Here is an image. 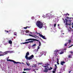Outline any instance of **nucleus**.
<instances>
[{
    "instance_id": "1",
    "label": "nucleus",
    "mask_w": 73,
    "mask_h": 73,
    "mask_svg": "<svg viewBox=\"0 0 73 73\" xmlns=\"http://www.w3.org/2000/svg\"><path fill=\"white\" fill-rule=\"evenodd\" d=\"M36 25L40 29L42 28V27H43V24L40 21H37L36 23Z\"/></svg>"
},
{
    "instance_id": "2",
    "label": "nucleus",
    "mask_w": 73,
    "mask_h": 73,
    "mask_svg": "<svg viewBox=\"0 0 73 73\" xmlns=\"http://www.w3.org/2000/svg\"><path fill=\"white\" fill-rule=\"evenodd\" d=\"M54 54H55V56H56V57H57L58 56V54L59 53V52H60V50H56L54 51Z\"/></svg>"
},
{
    "instance_id": "3",
    "label": "nucleus",
    "mask_w": 73,
    "mask_h": 73,
    "mask_svg": "<svg viewBox=\"0 0 73 73\" xmlns=\"http://www.w3.org/2000/svg\"><path fill=\"white\" fill-rule=\"evenodd\" d=\"M7 61H10V62H14V64H18L19 63V62H16L15 61H14L13 60H11L10 59H7Z\"/></svg>"
},
{
    "instance_id": "4",
    "label": "nucleus",
    "mask_w": 73,
    "mask_h": 73,
    "mask_svg": "<svg viewBox=\"0 0 73 73\" xmlns=\"http://www.w3.org/2000/svg\"><path fill=\"white\" fill-rule=\"evenodd\" d=\"M29 40H33V41H38V40L37 39H32V38H29L28 39H27L26 40V41H29Z\"/></svg>"
},
{
    "instance_id": "5",
    "label": "nucleus",
    "mask_w": 73,
    "mask_h": 73,
    "mask_svg": "<svg viewBox=\"0 0 73 73\" xmlns=\"http://www.w3.org/2000/svg\"><path fill=\"white\" fill-rule=\"evenodd\" d=\"M8 53H9V51H6L3 53V54H4V53H5L4 54H0V56H4V55L5 54H7Z\"/></svg>"
},
{
    "instance_id": "6",
    "label": "nucleus",
    "mask_w": 73,
    "mask_h": 73,
    "mask_svg": "<svg viewBox=\"0 0 73 73\" xmlns=\"http://www.w3.org/2000/svg\"><path fill=\"white\" fill-rule=\"evenodd\" d=\"M37 33V34H39V36H40V37H42V38H43V39H45V40H46V38L45 37V36L40 34V33Z\"/></svg>"
},
{
    "instance_id": "7",
    "label": "nucleus",
    "mask_w": 73,
    "mask_h": 73,
    "mask_svg": "<svg viewBox=\"0 0 73 73\" xmlns=\"http://www.w3.org/2000/svg\"><path fill=\"white\" fill-rule=\"evenodd\" d=\"M33 57H34V56H33V55H32L28 57V58H27V60H31V59H32Z\"/></svg>"
},
{
    "instance_id": "8",
    "label": "nucleus",
    "mask_w": 73,
    "mask_h": 73,
    "mask_svg": "<svg viewBox=\"0 0 73 73\" xmlns=\"http://www.w3.org/2000/svg\"><path fill=\"white\" fill-rule=\"evenodd\" d=\"M29 55V52H27L26 53V55L25 56V58L26 59H27V58H28V56Z\"/></svg>"
},
{
    "instance_id": "9",
    "label": "nucleus",
    "mask_w": 73,
    "mask_h": 73,
    "mask_svg": "<svg viewBox=\"0 0 73 73\" xmlns=\"http://www.w3.org/2000/svg\"><path fill=\"white\" fill-rule=\"evenodd\" d=\"M48 69H47L46 68H45V70L44 71H43V72H45L46 73L48 72Z\"/></svg>"
},
{
    "instance_id": "10",
    "label": "nucleus",
    "mask_w": 73,
    "mask_h": 73,
    "mask_svg": "<svg viewBox=\"0 0 73 73\" xmlns=\"http://www.w3.org/2000/svg\"><path fill=\"white\" fill-rule=\"evenodd\" d=\"M60 50L61 51V52H60L59 53L60 54H64V50H59L60 51Z\"/></svg>"
},
{
    "instance_id": "11",
    "label": "nucleus",
    "mask_w": 73,
    "mask_h": 73,
    "mask_svg": "<svg viewBox=\"0 0 73 73\" xmlns=\"http://www.w3.org/2000/svg\"><path fill=\"white\" fill-rule=\"evenodd\" d=\"M46 52L45 51H44L43 52V54L41 55H44V56H46Z\"/></svg>"
},
{
    "instance_id": "12",
    "label": "nucleus",
    "mask_w": 73,
    "mask_h": 73,
    "mask_svg": "<svg viewBox=\"0 0 73 73\" xmlns=\"http://www.w3.org/2000/svg\"><path fill=\"white\" fill-rule=\"evenodd\" d=\"M65 21H66V25H68V20L66 19H65Z\"/></svg>"
},
{
    "instance_id": "13",
    "label": "nucleus",
    "mask_w": 73,
    "mask_h": 73,
    "mask_svg": "<svg viewBox=\"0 0 73 73\" xmlns=\"http://www.w3.org/2000/svg\"><path fill=\"white\" fill-rule=\"evenodd\" d=\"M68 31L70 32H72V31H73V29L72 28H70V29H68Z\"/></svg>"
},
{
    "instance_id": "14",
    "label": "nucleus",
    "mask_w": 73,
    "mask_h": 73,
    "mask_svg": "<svg viewBox=\"0 0 73 73\" xmlns=\"http://www.w3.org/2000/svg\"><path fill=\"white\" fill-rule=\"evenodd\" d=\"M65 62L64 61L61 62L60 64L62 65H64V64H65Z\"/></svg>"
},
{
    "instance_id": "15",
    "label": "nucleus",
    "mask_w": 73,
    "mask_h": 73,
    "mask_svg": "<svg viewBox=\"0 0 73 73\" xmlns=\"http://www.w3.org/2000/svg\"><path fill=\"white\" fill-rule=\"evenodd\" d=\"M9 43L10 44H12V42L11 40H9Z\"/></svg>"
},
{
    "instance_id": "16",
    "label": "nucleus",
    "mask_w": 73,
    "mask_h": 73,
    "mask_svg": "<svg viewBox=\"0 0 73 73\" xmlns=\"http://www.w3.org/2000/svg\"><path fill=\"white\" fill-rule=\"evenodd\" d=\"M67 43H69V44H70V43H71V40H70V39L68 40V42H67Z\"/></svg>"
},
{
    "instance_id": "17",
    "label": "nucleus",
    "mask_w": 73,
    "mask_h": 73,
    "mask_svg": "<svg viewBox=\"0 0 73 73\" xmlns=\"http://www.w3.org/2000/svg\"><path fill=\"white\" fill-rule=\"evenodd\" d=\"M31 69H24V70L25 71V70H31Z\"/></svg>"
},
{
    "instance_id": "18",
    "label": "nucleus",
    "mask_w": 73,
    "mask_h": 73,
    "mask_svg": "<svg viewBox=\"0 0 73 73\" xmlns=\"http://www.w3.org/2000/svg\"><path fill=\"white\" fill-rule=\"evenodd\" d=\"M33 40H31L29 42H27L28 43H29V42H30V43H31L32 42H33Z\"/></svg>"
},
{
    "instance_id": "19",
    "label": "nucleus",
    "mask_w": 73,
    "mask_h": 73,
    "mask_svg": "<svg viewBox=\"0 0 73 73\" xmlns=\"http://www.w3.org/2000/svg\"><path fill=\"white\" fill-rule=\"evenodd\" d=\"M45 65L46 66H48L49 65V64H48V63H47L45 64Z\"/></svg>"
},
{
    "instance_id": "20",
    "label": "nucleus",
    "mask_w": 73,
    "mask_h": 73,
    "mask_svg": "<svg viewBox=\"0 0 73 73\" xmlns=\"http://www.w3.org/2000/svg\"><path fill=\"white\" fill-rule=\"evenodd\" d=\"M27 65L28 66H29L30 65V64H29V63H27L26 62Z\"/></svg>"
},
{
    "instance_id": "21",
    "label": "nucleus",
    "mask_w": 73,
    "mask_h": 73,
    "mask_svg": "<svg viewBox=\"0 0 73 73\" xmlns=\"http://www.w3.org/2000/svg\"><path fill=\"white\" fill-rule=\"evenodd\" d=\"M38 41H39V46H40L41 45V42H40V41L39 40H38Z\"/></svg>"
},
{
    "instance_id": "22",
    "label": "nucleus",
    "mask_w": 73,
    "mask_h": 73,
    "mask_svg": "<svg viewBox=\"0 0 73 73\" xmlns=\"http://www.w3.org/2000/svg\"><path fill=\"white\" fill-rule=\"evenodd\" d=\"M28 42H23L22 43V44H28Z\"/></svg>"
},
{
    "instance_id": "23",
    "label": "nucleus",
    "mask_w": 73,
    "mask_h": 73,
    "mask_svg": "<svg viewBox=\"0 0 73 73\" xmlns=\"http://www.w3.org/2000/svg\"><path fill=\"white\" fill-rule=\"evenodd\" d=\"M14 35L15 36H17V33H16V32L14 33Z\"/></svg>"
},
{
    "instance_id": "24",
    "label": "nucleus",
    "mask_w": 73,
    "mask_h": 73,
    "mask_svg": "<svg viewBox=\"0 0 73 73\" xmlns=\"http://www.w3.org/2000/svg\"><path fill=\"white\" fill-rule=\"evenodd\" d=\"M48 69L49 70H51V69H52V68L50 67Z\"/></svg>"
},
{
    "instance_id": "25",
    "label": "nucleus",
    "mask_w": 73,
    "mask_h": 73,
    "mask_svg": "<svg viewBox=\"0 0 73 73\" xmlns=\"http://www.w3.org/2000/svg\"><path fill=\"white\" fill-rule=\"evenodd\" d=\"M72 56L71 55H68V58H71V56Z\"/></svg>"
},
{
    "instance_id": "26",
    "label": "nucleus",
    "mask_w": 73,
    "mask_h": 73,
    "mask_svg": "<svg viewBox=\"0 0 73 73\" xmlns=\"http://www.w3.org/2000/svg\"><path fill=\"white\" fill-rule=\"evenodd\" d=\"M56 25H57V23H55L54 24V27H56Z\"/></svg>"
},
{
    "instance_id": "27",
    "label": "nucleus",
    "mask_w": 73,
    "mask_h": 73,
    "mask_svg": "<svg viewBox=\"0 0 73 73\" xmlns=\"http://www.w3.org/2000/svg\"><path fill=\"white\" fill-rule=\"evenodd\" d=\"M27 28H28V27H24V29H27Z\"/></svg>"
},
{
    "instance_id": "28",
    "label": "nucleus",
    "mask_w": 73,
    "mask_h": 73,
    "mask_svg": "<svg viewBox=\"0 0 73 73\" xmlns=\"http://www.w3.org/2000/svg\"><path fill=\"white\" fill-rule=\"evenodd\" d=\"M68 44V43H65V44H64V46H67V44Z\"/></svg>"
},
{
    "instance_id": "29",
    "label": "nucleus",
    "mask_w": 73,
    "mask_h": 73,
    "mask_svg": "<svg viewBox=\"0 0 73 73\" xmlns=\"http://www.w3.org/2000/svg\"><path fill=\"white\" fill-rule=\"evenodd\" d=\"M71 23V21H70V23L69 24H68V25H70H70H72V24L70 23Z\"/></svg>"
},
{
    "instance_id": "30",
    "label": "nucleus",
    "mask_w": 73,
    "mask_h": 73,
    "mask_svg": "<svg viewBox=\"0 0 73 73\" xmlns=\"http://www.w3.org/2000/svg\"><path fill=\"white\" fill-rule=\"evenodd\" d=\"M44 68H49V66H44Z\"/></svg>"
},
{
    "instance_id": "31",
    "label": "nucleus",
    "mask_w": 73,
    "mask_h": 73,
    "mask_svg": "<svg viewBox=\"0 0 73 73\" xmlns=\"http://www.w3.org/2000/svg\"><path fill=\"white\" fill-rule=\"evenodd\" d=\"M36 46V44H34L33 45V46Z\"/></svg>"
},
{
    "instance_id": "32",
    "label": "nucleus",
    "mask_w": 73,
    "mask_h": 73,
    "mask_svg": "<svg viewBox=\"0 0 73 73\" xmlns=\"http://www.w3.org/2000/svg\"><path fill=\"white\" fill-rule=\"evenodd\" d=\"M42 63H40L38 64V65H42Z\"/></svg>"
},
{
    "instance_id": "33",
    "label": "nucleus",
    "mask_w": 73,
    "mask_h": 73,
    "mask_svg": "<svg viewBox=\"0 0 73 73\" xmlns=\"http://www.w3.org/2000/svg\"><path fill=\"white\" fill-rule=\"evenodd\" d=\"M70 52L72 54H73V51H70Z\"/></svg>"
},
{
    "instance_id": "34",
    "label": "nucleus",
    "mask_w": 73,
    "mask_h": 73,
    "mask_svg": "<svg viewBox=\"0 0 73 73\" xmlns=\"http://www.w3.org/2000/svg\"><path fill=\"white\" fill-rule=\"evenodd\" d=\"M57 62H59V59H58V58H57Z\"/></svg>"
},
{
    "instance_id": "35",
    "label": "nucleus",
    "mask_w": 73,
    "mask_h": 73,
    "mask_svg": "<svg viewBox=\"0 0 73 73\" xmlns=\"http://www.w3.org/2000/svg\"><path fill=\"white\" fill-rule=\"evenodd\" d=\"M72 46H73V45L72 44V45L70 46H69L68 48H70V47H72Z\"/></svg>"
},
{
    "instance_id": "36",
    "label": "nucleus",
    "mask_w": 73,
    "mask_h": 73,
    "mask_svg": "<svg viewBox=\"0 0 73 73\" xmlns=\"http://www.w3.org/2000/svg\"><path fill=\"white\" fill-rule=\"evenodd\" d=\"M54 71H56V68H55L54 69Z\"/></svg>"
},
{
    "instance_id": "37",
    "label": "nucleus",
    "mask_w": 73,
    "mask_h": 73,
    "mask_svg": "<svg viewBox=\"0 0 73 73\" xmlns=\"http://www.w3.org/2000/svg\"><path fill=\"white\" fill-rule=\"evenodd\" d=\"M26 33H28V32H29V31H28V30H27L26 31Z\"/></svg>"
},
{
    "instance_id": "38",
    "label": "nucleus",
    "mask_w": 73,
    "mask_h": 73,
    "mask_svg": "<svg viewBox=\"0 0 73 73\" xmlns=\"http://www.w3.org/2000/svg\"><path fill=\"white\" fill-rule=\"evenodd\" d=\"M5 32H7V33H9V31H8L5 30Z\"/></svg>"
},
{
    "instance_id": "39",
    "label": "nucleus",
    "mask_w": 73,
    "mask_h": 73,
    "mask_svg": "<svg viewBox=\"0 0 73 73\" xmlns=\"http://www.w3.org/2000/svg\"><path fill=\"white\" fill-rule=\"evenodd\" d=\"M34 67H36V64H35L34 65Z\"/></svg>"
},
{
    "instance_id": "40",
    "label": "nucleus",
    "mask_w": 73,
    "mask_h": 73,
    "mask_svg": "<svg viewBox=\"0 0 73 73\" xmlns=\"http://www.w3.org/2000/svg\"><path fill=\"white\" fill-rule=\"evenodd\" d=\"M29 36H31V37H32V35H31V34H29Z\"/></svg>"
},
{
    "instance_id": "41",
    "label": "nucleus",
    "mask_w": 73,
    "mask_h": 73,
    "mask_svg": "<svg viewBox=\"0 0 73 73\" xmlns=\"http://www.w3.org/2000/svg\"><path fill=\"white\" fill-rule=\"evenodd\" d=\"M46 17H49V15H48V14H47L46 15Z\"/></svg>"
},
{
    "instance_id": "42",
    "label": "nucleus",
    "mask_w": 73,
    "mask_h": 73,
    "mask_svg": "<svg viewBox=\"0 0 73 73\" xmlns=\"http://www.w3.org/2000/svg\"><path fill=\"white\" fill-rule=\"evenodd\" d=\"M55 66L56 67V68H57V64H55Z\"/></svg>"
},
{
    "instance_id": "43",
    "label": "nucleus",
    "mask_w": 73,
    "mask_h": 73,
    "mask_svg": "<svg viewBox=\"0 0 73 73\" xmlns=\"http://www.w3.org/2000/svg\"><path fill=\"white\" fill-rule=\"evenodd\" d=\"M57 63L58 65H59V62H57Z\"/></svg>"
},
{
    "instance_id": "44",
    "label": "nucleus",
    "mask_w": 73,
    "mask_h": 73,
    "mask_svg": "<svg viewBox=\"0 0 73 73\" xmlns=\"http://www.w3.org/2000/svg\"><path fill=\"white\" fill-rule=\"evenodd\" d=\"M66 18H67V19H69V17H67Z\"/></svg>"
},
{
    "instance_id": "45",
    "label": "nucleus",
    "mask_w": 73,
    "mask_h": 73,
    "mask_svg": "<svg viewBox=\"0 0 73 73\" xmlns=\"http://www.w3.org/2000/svg\"><path fill=\"white\" fill-rule=\"evenodd\" d=\"M52 72H53V73H55V72H55L54 71H52Z\"/></svg>"
},
{
    "instance_id": "46",
    "label": "nucleus",
    "mask_w": 73,
    "mask_h": 73,
    "mask_svg": "<svg viewBox=\"0 0 73 73\" xmlns=\"http://www.w3.org/2000/svg\"><path fill=\"white\" fill-rule=\"evenodd\" d=\"M3 53V52H1V51H0V53Z\"/></svg>"
},
{
    "instance_id": "47",
    "label": "nucleus",
    "mask_w": 73,
    "mask_h": 73,
    "mask_svg": "<svg viewBox=\"0 0 73 73\" xmlns=\"http://www.w3.org/2000/svg\"><path fill=\"white\" fill-rule=\"evenodd\" d=\"M34 37V38H36V37H35V36H34V37Z\"/></svg>"
},
{
    "instance_id": "48",
    "label": "nucleus",
    "mask_w": 73,
    "mask_h": 73,
    "mask_svg": "<svg viewBox=\"0 0 73 73\" xmlns=\"http://www.w3.org/2000/svg\"><path fill=\"white\" fill-rule=\"evenodd\" d=\"M64 23H65V21L64 20Z\"/></svg>"
},
{
    "instance_id": "49",
    "label": "nucleus",
    "mask_w": 73,
    "mask_h": 73,
    "mask_svg": "<svg viewBox=\"0 0 73 73\" xmlns=\"http://www.w3.org/2000/svg\"><path fill=\"white\" fill-rule=\"evenodd\" d=\"M72 26H73V23H72Z\"/></svg>"
},
{
    "instance_id": "50",
    "label": "nucleus",
    "mask_w": 73,
    "mask_h": 73,
    "mask_svg": "<svg viewBox=\"0 0 73 73\" xmlns=\"http://www.w3.org/2000/svg\"><path fill=\"white\" fill-rule=\"evenodd\" d=\"M19 62V63H18V64H19V63L20 64H21V62Z\"/></svg>"
},
{
    "instance_id": "51",
    "label": "nucleus",
    "mask_w": 73,
    "mask_h": 73,
    "mask_svg": "<svg viewBox=\"0 0 73 73\" xmlns=\"http://www.w3.org/2000/svg\"><path fill=\"white\" fill-rule=\"evenodd\" d=\"M32 68H33V67H34V66L33 65L32 66Z\"/></svg>"
},
{
    "instance_id": "52",
    "label": "nucleus",
    "mask_w": 73,
    "mask_h": 73,
    "mask_svg": "<svg viewBox=\"0 0 73 73\" xmlns=\"http://www.w3.org/2000/svg\"><path fill=\"white\" fill-rule=\"evenodd\" d=\"M32 37H34V36L32 35Z\"/></svg>"
},
{
    "instance_id": "53",
    "label": "nucleus",
    "mask_w": 73,
    "mask_h": 73,
    "mask_svg": "<svg viewBox=\"0 0 73 73\" xmlns=\"http://www.w3.org/2000/svg\"><path fill=\"white\" fill-rule=\"evenodd\" d=\"M70 72H71V71H69V73H70Z\"/></svg>"
},
{
    "instance_id": "54",
    "label": "nucleus",
    "mask_w": 73,
    "mask_h": 73,
    "mask_svg": "<svg viewBox=\"0 0 73 73\" xmlns=\"http://www.w3.org/2000/svg\"><path fill=\"white\" fill-rule=\"evenodd\" d=\"M58 26H60V24H58Z\"/></svg>"
},
{
    "instance_id": "55",
    "label": "nucleus",
    "mask_w": 73,
    "mask_h": 73,
    "mask_svg": "<svg viewBox=\"0 0 73 73\" xmlns=\"http://www.w3.org/2000/svg\"><path fill=\"white\" fill-rule=\"evenodd\" d=\"M22 64H24V63H23V62H22Z\"/></svg>"
},
{
    "instance_id": "56",
    "label": "nucleus",
    "mask_w": 73,
    "mask_h": 73,
    "mask_svg": "<svg viewBox=\"0 0 73 73\" xmlns=\"http://www.w3.org/2000/svg\"><path fill=\"white\" fill-rule=\"evenodd\" d=\"M9 58V57H8V58H7V60H8V59Z\"/></svg>"
},
{
    "instance_id": "57",
    "label": "nucleus",
    "mask_w": 73,
    "mask_h": 73,
    "mask_svg": "<svg viewBox=\"0 0 73 73\" xmlns=\"http://www.w3.org/2000/svg\"><path fill=\"white\" fill-rule=\"evenodd\" d=\"M62 20H64V19H62Z\"/></svg>"
},
{
    "instance_id": "58",
    "label": "nucleus",
    "mask_w": 73,
    "mask_h": 73,
    "mask_svg": "<svg viewBox=\"0 0 73 73\" xmlns=\"http://www.w3.org/2000/svg\"><path fill=\"white\" fill-rule=\"evenodd\" d=\"M35 37H37V35H35Z\"/></svg>"
},
{
    "instance_id": "59",
    "label": "nucleus",
    "mask_w": 73,
    "mask_h": 73,
    "mask_svg": "<svg viewBox=\"0 0 73 73\" xmlns=\"http://www.w3.org/2000/svg\"><path fill=\"white\" fill-rule=\"evenodd\" d=\"M72 28H73V26H72Z\"/></svg>"
},
{
    "instance_id": "60",
    "label": "nucleus",
    "mask_w": 73,
    "mask_h": 73,
    "mask_svg": "<svg viewBox=\"0 0 73 73\" xmlns=\"http://www.w3.org/2000/svg\"><path fill=\"white\" fill-rule=\"evenodd\" d=\"M35 73H36V71H35Z\"/></svg>"
},
{
    "instance_id": "61",
    "label": "nucleus",
    "mask_w": 73,
    "mask_h": 73,
    "mask_svg": "<svg viewBox=\"0 0 73 73\" xmlns=\"http://www.w3.org/2000/svg\"><path fill=\"white\" fill-rule=\"evenodd\" d=\"M64 33H63V34H62H62H63V35H64Z\"/></svg>"
},
{
    "instance_id": "62",
    "label": "nucleus",
    "mask_w": 73,
    "mask_h": 73,
    "mask_svg": "<svg viewBox=\"0 0 73 73\" xmlns=\"http://www.w3.org/2000/svg\"><path fill=\"white\" fill-rule=\"evenodd\" d=\"M68 16H69V14H68Z\"/></svg>"
},
{
    "instance_id": "63",
    "label": "nucleus",
    "mask_w": 73,
    "mask_h": 73,
    "mask_svg": "<svg viewBox=\"0 0 73 73\" xmlns=\"http://www.w3.org/2000/svg\"><path fill=\"white\" fill-rule=\"evenodd\" d=\"M36 70H38V69H36Z\"/></svg>"
},
{
    "instance_id": "64",
    "label": "nucleus",
    "mask_w": 73,
    "mask_h": 73,
    "mask_svg": "<svg viewBox=\"0 0 73 73\" xmlns=\"http://www.w3.org/2000/svg\"><path fill=\"white\" fill-rule=\"evenodd\" d=\"M38 49H39V47H38Z\"/></svg>"
}]
</instances>
